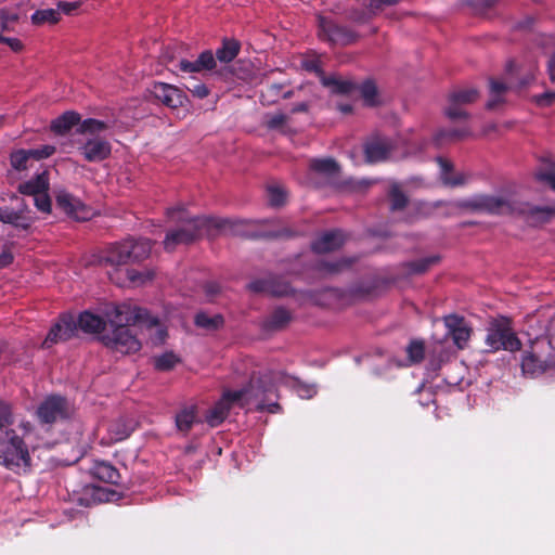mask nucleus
<instances>
[{
    "label": "nucleus",
    "mask_w": 555,
    "mask_h": 555,
    "mask_svg": "<svg viewBox=\"0 0 555 555\" xmlns=\"http://www.w3.org/2000/svg\"><path fill=\"white\" fill-rule=\"evenodd\" d=\"M444 325L454 345L459 349H464L472 335V327L466 320L457 314H450L444 317Z\"/></svg>",
    "instance_id": "a211bd4d"
},
{
    "label": "nucleus",
    "mask_w": 555,
    "mask_h": 555,
    "mask_svg": "<svg viewBox=\"0 0 555 555\" xmlns=\"http://www.w3.org/2000/svg\"><path fill=\"white\" fill-rule=\"evenodd\" d=\"M133 429L131 422L124 418L116 420L108 426L109 439L115 442L125 440L132 434Z\"/></svg>",
    "instance_id": "f704fd0d"
},
{
    "label": "nucleus",
    "mask_w": 555,
    "mask_h": 555,
    "mask_svg": "<svg viewBox=\"0 0 555 555\" xmlns=\"http://www.w3.org/2000/svg\"><path fill=\"white\" fill-rule=\"evenodd\" d=\"M211 221V235L218 230L225 231L227 233L241 236L244 238H266V240H280L291 238L295 236V232L289 228H282L279 230L256 231V224L268 223L269 220H244V219H225L210 217Z\"/></svg>",
    "instance_id": "20e7f679"
},
{
    "label": "nucleus",
    "mask_w": 555,
    "mask_h": 555,
    "mask_svg": "<svg viewBox=\"0 0 555 555\" xmlns=\"http://www.w3.org/2000/svg\"><path fill=\"white\" fill-rule=\"evenodd\" d=\"M34 204L36 208L43 212L50 214L52 209V202L48 194V191H42L40 194L34 197Z\"/></svg>",
    "instance_id": "3c124183"
},
{
    "label": "nucleus",
    "mask_w": 555,
    "mask_h": 555,
    "mask_svg": "<svg viewBox=\"0 0 555 555\" xmlns=\"http://www.w3.org/2000/svg\"><path fill=\"white\" fill-rule=\"evenodd\" d=\"M155 100L169 108H178L184 105L186 94L178 87L165 82H154L150 89Z\"/></svg>",
    "instance_id": "2eb2a0df"
},
{
    "label": "nucleus",
    "mask_w": 555,
    "mask_h": 555,
    "mask_svg": "<svg viewBox=\"0 0 555 555\" xmlns=\"http://www.w3.org/2000/svg\"><path fill=\"white\" fill-rule=\"evenodd\" d=\"M115 315L111 321L115 325L111 333L101 336L102 343L113 351L130 354L141 349V343L130 325L144 324L149 327L158 325V319L149 310L140 307L120 305L115 307Z\"/></svg>",
    "instance_id": "f257e3e1"
},
{
    "label": "nucleus",
    "mask_w": 555,
    "mask_h": 555,
    "mask_svg": "<svg viewBox=\"0 0 555 555\" xmlns=\"http://www.w3.org/2000/svg\"><path fill=\"white\" fill-rule=\"evenodd\" d=\"M476 13H483L493 8L500 0H465Z\"/></svg>",
    "instance_id": "4d7b16f0"
},
{
    "label": "nucleus",
    "mask_w": 555,
    "mask_h": 555,
    "mask_svg": "<svg viewBox=\"0 0 555 555\" xmlns=\"http://www.w3.org/2000/svg\"><path fill=\"white\" fill-rule=\"evenodd\" d=\"M356 258L343 257L337 260H320L315 264V269L324 274L334 275L341 273L352 267Z\"/></svg>",
    "instance_id": "7c9ffc66"
},
{
    "label": "nucleus",
    "mask_w": 555,
    "mask_h": 555,
    "mask_svg": "<svg viewBox=\"0 0 555 555\" xmlns=\"http://www.w3.org/2000/svg\"><path fill=\"white\" fill-rule=\"evenodd\" d=\"M80 119L81 116L79 113L75 111H66L51 121L50 129L57 135H65L73 129V127H79Z\"/></svg>",
    "instance_id": "393cba45"
},
{
    "label": "nucleus",
    "mask_w": 555,
    "mask_h": 555,
    "mask_svg": "<svg viewBox=\"0 0 555 555\" xmlns=\"http://www.w3.org/2000/svg\"><path fill=\"white\" fill-rule=\"evenodd\" d=\"M287 121V116L284 114H274L270 116L266 122L269 129H279Z\"/></svg>",
    "instance_id": "774afa93"
},
{
    "label": "nucleus",
    "mask_w": 555,
    "mask_h": 555,
    "mask_svg": "<svg viewBox=\"0 0 555 555\" xmlns=\"http://www.w3.org/2000/svg\"><path fill=\"white\" fill-rule=\"evenodd\" d=\"M401 0H369V9L373 12L383 11L386 7L397 5Z\"/></svg>",
    "instance_id": "69168bd1"
},
{
    "label": "nucleus",
    "mask_w": 555,
    "mask_h": 555,
    "mask_svg": "<svg viewBox=\"0 0 555 555\" xmlns=\"http://www.w3.org/2000/svg\"><path fill=\"white\" fill-rule=\"evenodd\" d=\"M186 89L198 99H204L209 94L207 86L201 82H193L191 86H186Z\"/></svg>",
    "instance_id": "338daca9"
},
{
    "label": "nucleus",
    "mask_w": 555,
    "mask_h": 555,
    "mask_svg": "<svg viewBox=\"0 0 555 555\" xmlns=\"http://www.w3.org/2000/svg\"><path fill=\"white\" fill-rule=\"evenodd\" d=\"M100 264L118 267L131 262L127 240L109 245L100 256Z\"/></svg>",
    "instance_id": "412c9836"
},
{
    "label": "nucleus",
    "mask_w": 555,
    "mask_h": 555,
    "mask_svg": "<svg viewBox=\"0 0 555 555\" xmlns=\"http://www.w3.org/2000/svg\"><path fill=\"white\" fill-rule=\"evenodd\" d=\"M408 359L411 363H421L425 357V344L421 339H413L406 347Z\"/></svg>",
    "instance_id": "a18cd8bd"
},
{
    "label": "nucleus",
    "mask_w": 555,
    "mask_h": 555,
    "mask_svg": "<svg viewBox=\"0 0 555 555\" xmlns=\"http://www.w3.org/2000/svg\"><path fill=\"white\" fill-rule=\"evenodd\" d=\"M270 280L268 278L256 279L247 284V289L255 294H264L268 295V286Z\"/></svg>",
    "instance_id": "13d9d810"
},
{
    "label": "nucleus",
    "mask_w": 555,
    "mask_h": 555,
    "mask_svg": "<svg viewBox=\"0 0 555 555\" xmlns=\"http://www.w3.org/2000/svg\"><path fill=\"white\" fill-rule=\"evenodd\" d=\"M131 262L146 259L152 250V241L149 238H127Z\"/></svg>",
    "instance_id": "473e14b6"
},
{
    "label": "nucleus",
    "mask_w": 555,
    "mask_h": 555,
    "mask_svg": "<svg viewBox=\"0 0 555 555\" xmlns=\"http://www.w3.org/2000/svg\"><path fill=\"white\" fill-rule=\"evenodd\" d=\"M76 333L77 324L74 317L70 313H62L51 326L41 347L43 349H50L55 344L69 340Z\"/></svg>",
    "instance_id": "ddd939ff"
},
{
    "label": "nucleus",
    "mask_w": 555,
    "mask_h": 555,
    "mask_svg": "<svg viewBox=\"0 0 555 555\" xmlns=\"http://www.w3.org/2000/svg\"><path fill=\"white\" fill-rule=\"evenodd\" d=\"M77 330L80 328L85 333L99 334L105 330V320L90 311H83L76 321Z\"/></svg>",
    "instance_id": "cd10ccee"
},
{
    "label": "nucleus",
    "mask_w": 555,
    "mask_h": 555,
    "mask_svg": "<svg viewBox=\"0 0 555 555\" xmlns=\"http://www.w3.org/2000/svg\"><path fill=\"white\" fill-rule=\"evenodd\" d=\"M389 209L392 212L402 211L409 204V197L398 183H392L387 192Z\"/></svg>",
    "instance_id": "c9c22d12"
},
{
    "label": "nucleus",
    "mask_w": 555,
    "mask_h": 555,
    "mask_svg": "<svg viewBox=\"0 0 555 555\" xmlns=\"http://www.w3.org/2000/svg\"><path fill=\"white\" fill-rule=\"evenodd\" d=\"M178 67L183 73H201L203 70H206L204 67L201 66L198 57L193 62L188 60H180Z\"/></svg>",
    "instance_id": "052dcab7"
},
{
    "label": "nucleus",
    "mask_w": 555,
    "mask_h": 555,
    "mask_svg": "<svg viewBox=\"0 0 555 555\" xmlns=\"http://www.w3.org/2000/svg\"><path fill=\"white\" fill-rule=\"evenodd\" d=\"M318 36L322 41L341 47L352 44L360 38L350 27L337 24L333 18L323 15H318Z\"/></svg>",
    "instance_id": "6e6552de"
},
{
    "label": "nucleus",
    "mask_w": 555,
    "mask_h": 555,
    "mask_svg": "<svg viewBox=\"0 0 555 555\" xmlns=\"http://www.w3.org/2000/svg\"><path fill=\"white\" fill-rule=\"evenodd\" d=\"M30 20L36 26H42L44 24L54 25L60 22L61 13L56 9H41L35 11Z\"/></svg>",
    "instance_id": "4c0bfd02"
},
{
    "label": "nucleus",
    "mask_w": 555,
    "mask_h": 555,
    "mask_svg": "<svg viewBox=\"0 0 555 555\" xmlns=\"http://www.w3.org/2000/svg\"><path fill=\"white\" fill-rule=\"evenodd\" d=\"M535 177L539 181L546 182L555 190V162L550 164L545 169L537 172Z\"/></svg>",
    "instance_id": "6e6d98bb"
},
{
    "label": "nucleus",
    "mask_w": 555,
    "mask_h": 555,
    "mask_svg": "<svg viewBox=\"0 0 555 555\" xmlns=\"http://www.w3.org/2000/svg\"><path fill=\"white\" fill-rule=\"evenodd\" d=\"M531 101L539 107H550L555 103V91L547 90L543 93L534 94L531 96Z\"/></svg>",
    "instance_id": "8fccbe9b"
},
{
    "label": "nucleus",
    "mask_w": 555,
    "mask_h": 555,
    "mask_svg": "<svg viewBox=\"0 0 555 555\" xmlns=\"http://www.w3.org/2000/svg\"><path fill=\"white\" fill-rule=\"evenodd\" d=\"M30 158H33L30 150H18L11 154L10 162L14 169L25 170Z\"/></svg>",
    "instance_id": "09e8293b"
},
{
    "label": "nucleus",
    "mask_w": 555,
    "mask_h": 555,
    "mask_svg": "<svg viewBox=\"0 0 555 555\" xmlns=\"http://www.w3.org/2000/svg\"><path fill=\"white\" fill-rule=\"evenodd\" d=\"M216 59L210 50H205L198 55L201 66L206 70H211L216 67Z\"/></svg>",
    "instance_id": "680f3d73"
},
{
    "label": "nucleus",
    "mask_w": 555,
    "mask_h": 555,
    "mask_svg": "<svg viewBox=\"0 0 555 555\" xmlns=\"http://www.w3.org/2000/svg\"><path fill=\"white\" fill-rule=\"evenodd\" d=\"M79 152L89 163H100L107 159L112 154L111 143L100 137L87 140L80 147Z\"/></svg>",
    "instance_id": "6ab92c4d"
},
{
    "label": "nucleus",
    "mask_w": 555,
    "mask_h": 555,
    "mask_svg": "<svg viewBox=\"0 0 555 555\" xmlns=\"http://www.w3.org/2000/svg\"><path fill=\"white\" fill-rule=\"evenodd\" d=\"M196 421V409L195 406H189L182 409L176 415V426L179 431L189 433Z\"/></svg>",
    "instance_id": "58836bf2"
},
{
    "label": "nucleus",
    "mask_w": 555,
    "mask_h": 555,
    "mask_svg": "<svg viewBox=\"0 0 555 555\" xmlns=\"http://www.w3.org/2000/svg\"><path fill=\"white\" fill-rule=\"evenodd\" d=\"M55 202L66 215L78 220H86L89 216L88 207L79 198L64 190L56 193Z\"/></svg>",
    "instance_id": "aec40b11"
},
{
    "label": "nucleus",
    "mask_w": 555,
    "mask_h": 555,
    "mask_svg": "<svg viewBox=\"0 0 555 555\" xmlns=\"http://www.w3.org/2000/svg\"><path fill=\"white\" fill-rule=\"evenodd\" d=\"M479 98L476 88H457L448 95V105L444 108L446 116L451 119H467L469 114L463 108L465 105L475 103Z\"/></svg>",
    "instance_id": "f8f14e48"
},
{
    "label": "nucleus",
    "mask_w": 555,
    "mask_h": 555,
    "mask_svg": "<svg viewBox=\"0 0 555 555\" xmlns=\"http://www.w3.org/2000/svg\"><path fill=\"white\" fill-rule=\"evenodd\" d=\"M154 272L152 270H137V269H126V278L131 285L140 286L145 284L149 281H152L154 278Z\"/></svg>",
    "instance_id": "c03bdc74"
},
{
    "label": "nucleus",
    "mask_w": 555,
    "mask_h": 555,
    "mask_svg": "<svg viewBox=\"0 0 555 555\" xmlns=\"http://www.w3.org/2000/svg\"><path fill=\"white\" fill-rule=\"evenodd\" d=\"M194 324L207 331H217L224 325V318L221 314L209 315L198 312L194 317Z\"/></svg>",
    "instance_id": "e433bc0d"
},
{
    "label": "nucleus",
    "mask_w": 555,
    "mask_h": 555,
    "mask_svg": "<svg viewBox=\"0 0 555 555\" xmlns=\"http://www.w3.org/2000/svg\"><path fill=\"white\" fill-rule=\"evenodd\" d=\"M108 129V125L105 121L95 119V118H87L85 120H80L79 127H77L76 132L78 134H98Z\"/></svg>",
    "instance_id": "79ce46f5"
},
{
    "label": "nucleus",
    "mask_w": 555,
    "mask_h": 555,
    "mask_svg": "<svg viewBox=\"0 0 555 555\" xmlns=\"http://www.w3.org/2000/svg\"><path fill=\"white\" fill-rule=\"evenodd\" d=\"M514 202L503 196L488 194H478L470 198L462 199L457 206L460 208L488 215H512Z\"/></svg>",
    "instance_id": "0eeeda50"
},
{
    "label": "nucleus",
    "mask_w": 555,
    "mask_h": 555,
    "mask_svg": "<svg viewBox=\"0 0 555 555\" xmlns=\"http://www.w3.org/2000/svg\"><path fill=\"white\" fill-rule=\"evenodd\" d=\"M241 50V43L233 38H223L221 47L216 50V57L222 63H230L233 61Z\"/></svg>",
    "instance_id": "72a5a7b5"
},
{
    "label": "nucleus",
    "mask_w": 555,
    "mask_h": 555,
    "mask_svg": "<svg viewBox=\"0 0 555 555\" xmlns=\"http://www.w3.org/2000/svg\"><path fill=\"white\" fill-rule=\"evenodd\" d=\"M167 217L179 227L167 232L164 240L166 251H173L178 245L191 244L204 234L211 236L210 217H191L183 207H171L166 211Z\"/></svg>",
    "instance_id": "f03ea898"
},
{
    "label": "nucleus",
    "mask_w": 555,
    "mask_h": 555,
    "mask_svg": "<svg viewBox=\"0 0 555 555\" xmlns=\"http://www.w3.org/2000/svg\"><path fill=\"white\" fill-rule=\"evenodd\" d=\"M13 413L11 405L0 400V429L13 424Z\"/></svg>",
    "instance_id": "5fc2aeb1"
},
{
    "label": "nucleus",
    "mask_w": 555,
    "mask_h": 555,
    "mask_svg": "<svg viewBox=\"0 0 555 555\" xmlns=\"http://www.w3.org/2000/svg\"><path fill=\"white\" fill-rule=\"evenodd\" d=\"M30 151L33 154V159L41 160L53 155L56 149L53 145H42L41 147L31 149Z\"/></svg>",
    "instance_id": "e2e57ef3"
},
{
    "label": "nucleus",
    "mask_w": 555,
    "mask_h": 555,
    "mask_svg": "<svg viewBox=\"0 0 555 555\" xmlns=\"http://www.w3.org/2000/svg\"><path fill=\"white\" fill-rule=\"evenodd\" d=\"M309 168L326 178H335L340 171L339 164L334 158H313L309 163Z\"/></svg>",
    "instance_id": "2f4dec72"
},
{
    "label": "nucleus",
    "mask_w": 555,
    "mask_h": 555,
    "mask_svg": "<svg viewBox=\"0 0 555 555\" xmlns=\"http://www.w3.org/2000/svg\"><path fill=\"white\" fill-rule=\"evenodd\" d=\"M287 193L280 185L268 186V201L272 207H281L286 203Z\"/></svg>",
    "instance_id": "de8ad7c7"
},
{
    "label": "nucleus",
    "mask_w": 555,
    "mask_h": 555,
    "mask_svg": "<svg viewBox=\"0 0 555 555\" xmlns=\"http://www.w3.org/2000/svg\"><path fill=\"white\" fill-rule=\"evenodd\" d=\"M320 82L323 87L330 89L332 93L338 95H348L357 90V85L353 81L343 79L337 75L322 76Z\"/></svg>",
    "instance_id": "c85d7f7f"
},
{
    "label": "nucleus",
    "mask_w": 555,
    "mask_h": 555,
    "mask_svg": "<svg viewBox=\"0 0 555 555\" xmlns=\"http://www.w3.org/2000/svg\"><path fill=\"white\" fill-rule=\"evenodd\" d=\"M268 295L272 297H283L291 293V286L287 282L278 276H269Z\"/></svg>",
    "instance_id": "49530a36"
},
{
    "label": "nucleus",
    "mask_w": 555,
    "mask_h": 555,
    "mask_svg": "<svg viewBox=\"0 0 555 555\" xmlns=\"http://www.w3.org/2000/svg\"><path fill=\"white\" fill-rule=\"evenodd\" d=\"M470 135L472 131L467 126L461 128H442L435 133L434 143L438 147H441L446 144L464 140Z\"/></svg>",
    "instance_id": "a878e982"
},
{
    "label": "nucleus",
    "mask_w": 555,
    "mask_h": 555,
    "mask_svg": "<svg viewBox=\"0 0 555 555\" xmlns=\"http://www.w3.org/2000/svg\"><path fill=\"white\" fill-rule=\"evenodd\" d=\"M396 145L390 138L374 135L364 143L366 163L376 164L389 158Z\"/></svg>",
    "instance_id": "dca6fc26"
},
{
    "label": "nucleus",
    "mask_w": 555,
    "mask_h": 555,
    "mask_svg": "<svg viewBox=\"0 0 555 555\" xmlns=\"http://www.w3.org/2000/svg\"><path fill=\"white\" fill-rule=\"evenodd\" d=\"M293 321V313L284 308H274L262 321L260 327L266 333H275L285 330Z\"/></svg>",
    "instance_id": "4be33fe9"
},
{
    "label": "nucleus",
    "mask_w": 555,
    "mask_h": 555,
    "mask_svg": "<svg viewBox=\"0 0 555 555\" xmlns=\"http://www.w3.org/2000/svg\"><path fill=\"white\" fill-rule=\"evenodd\" d=\"M36 415L41 425H52L68 420L72 415V408L65 397L51 395L38 405Z\"/></svg>",
    "instance_id": "1a4fd4ad"
},
{
    "label": "nucleus",
    "mask_w": 555,
    "mask_h": 555,
    "mask_svg": "<svg viewBox=\"0 0 555 555\" xmlns=\"http://www.w3.org/2000/svg\"><path fill=\"white\" fill-rule=\"evenodd\" d=\"M154 367L159 372L171 371L179 362L180 358L172 351H166L160 356L153 358Z\"/></svg>",
    "instance_id": "a19ab883"
},
{
    "label": "nucleus",
    "mask_w": 555,
    "mask_h": 555,
    "mask_svg": "<svg viewBox=\"0 0 555 555\" xmlns=\"http://www.w3.org/2000/svg\"><path fill=\"white\" fill-rule=\"evenodd\" d=\"M440 261L437 255L416 259L406 263V269L412 274H423Z\"/></svg>",
    "instance_id": "ea45409f"
},
{
    "label": "nucleus",
    "mask_w": 555,
    "mask_h": 555,
    "mask_svg": "<svg viewBox=\"0 0 555 555\" xmlns=\"http://www.w3.org/2000/svg\"><path fill=\"white\" fill-rule=\"evenodd\" d=\"M357 89H359L367 106H375L377 104V87L372 79L363 81L359 87L357 86Z\"/></svg>",
    "instance_id": "37998d69"
},
{
    "label": "nucleus",
    "mask_w": 555,
    "mask_h": 555,
    "mask_svg": "<svg viewBox=\"0 0 555 555\" xmlns=\"http://www.w3.org/2000/svg\"><path fill=\"white\" fill-rule=\"evenodd\" d=\"M487 332L485 344L488 351H517L521 347L519 338L513 332L511 320L506 317L491 319Z\"/></svg>",
    "instance_id": "423d86ee"
},
{
    "label": "nucleus",
    "mask_w": 555,
    "mask_h": 555,
    "mask_svg": "<svg viewBox=\"0 0 555 555\" xmlns=\"http://www.w3.org/2000/svg\"><path fill=\"white\" fill-rule=\"evenodd\" d=\"M550 366L548 362L533 351H526L521 361L524 374L535 376L542 374Z\"/></svg>",
    "instance_id": "c756f323"
},
{
    "label": "nucleus",
    "mask_w": 555,
    "mask_h": 555,
    "mask_svg": "<svg viewBox=\"0 0 555 555\" xmlns=\"http://www.w3.org/2000/svg\"><path fill=\"white\" fill-rule=\"evenodd\" d=\"M0 465L18 475L30 472L28 447L14 429H8L0 435Z\"/></svg>",
    "instance_id": "39448f33"
},
{
    "label": "nucleus",
    "mask_w": 555,
    "mask_h": 555,
    "mask_svg": "<svg viewBox=\"0 0 555 555\" xmlns=\"http://www.w3.org/2000/svg\"><path fill=\"white\" fill-rule=\"evenodd\" d=\"M81 5L80 1L65 2L59 1L56 4V10L65 15H73Z\"/></svg>",
    "instance_id": "0e129e2a"
},
{
    "label": "nucleus",
    "mask_w": 555,
    "mask_h": 555,
    "mask_svg": "<svg viewBox=\"0 0 555 555\" xmlns=\"http://www.w3.org/2000/svg\"><path fill=\"white\" fill-rule=\"evenodd\" d=\"M242 393L223 390L220 399L206 412L205 420L210 427L221 425L234 408L242 409Z\"/></svg>",
    "instance_id": "9b49d317"
},
{
    "label": "nucleus",
    "mask_w": 555,
    "mask_h": 555,
    "mask_svg": "<svg viewBox=\"0 0 555 555\" xmlns=\"http://www.w3.org/2000/svg\"><path fill=\"white\" fill-rule=\"evenodd\" d=\"M115 492L95 485H86L74 494L73 501L83 507H92L108 502Z\"/></svg>",
    "instance_id": "f3484780"
},
{
    "label": "nucleus",
    "mask_w": 555,
    "mask_h": 555,
    "mask_svg": "<svg viewBox=\"0 0 555 555\" xmlns=\"http://www.w3.org/2000/svg\"><path fill=\"white\" fill-rule=\"evenodd\" d=\"M18 18L20 15L15 11L0 10L1 29L3 31L11 30V24L17 23Z\"/></svg>",
    "instance_id": "864d4df0"
},
{
    "label": "nucleus",
    "mask_w": 555,
    "mask_h": 555,
    "mask_svg": "<svg viewBox=\"0 0 555 555\" xmlns=\"http://www.w3.org/2000/svg\"><path fill=\"white\" fill-rule=\"evenodd\" d=\"M49 175L47 171L37 173L34 178L28 181L22 182L17 186V191L22 195L37 196L42 191H49Z\"/></svg>",
    "instance_id": "b1692460"
},
{
    "label": "nucleus",
    "mask_w": 555,
    "mask_h": 555,
    "mask_svg": "<svg viewBox=\"0 0 555 555\" xmlns=\"http://www.w3.org/2000/svg\"><path fill=\"white\" fill-rule=\"evenodd\" d=\"M234 391L243 395L242 409L255 404L258 411L276 413L281 410L280 404L275 401L278 398L276 386L269 375L253 373L249 383Z\"/></svg>",
    "instance_id": "7ed1b4c3"
},
{
    "label": "nucleus",
    "mask_w": 555,
    "mask_h": 555,
    "mask_svg": "<svg viewBox=\"0 0 555 555\" xmlns=\"http://www.w3.org/2000/svg\"><path fill=\"white\" fill-rule=\"evenodd\" d=\"M9 198L12 202H17V206L16 208L0 206V221L18 230L28 231L35 223L36 217L31 215V210L24 198L15 193H11Z\"/></svg>",
    "instance_id": "9d476101"
},
{
    "label": "nucleus",
    "mask_w": 555,
    "mask_h": 555,
    "mask_svg": "<svg viewBox=\"0 0 555 555\" xmlns=\"http://www.w3.org/2000/svg\"><path fill=\"white\" fill-rule=\"evenodd\" d=\"M344 233L340 230H333L323 233L311 243V249L317 254L334 251L343 246Z\"/></svg>",
    "instance_id": "5701e85b"
},
{
    "label": "nucleus",
    "mask_w": 555,
    "mask_h": 555,
    "mask_svg": "<svg viewBox=\"0 0 555 555\" xmlns=\"http://www.w3.org/2000/svg\"><path fill=\"white\" fill-rule=\"evenodd\" d=\"M302 67L310 73H314L319 76L320 81L322 80V76H325L324 70L322 69L321 61L318 57L307 59L302 62Z\"/></svg>",
    "instance_id": "bf43d9fd"
},
{
    "label": "nucleus",
    "mask_w": 555,
    "mask_h": 555,
    "mask_svg": "<svg viewBox=\"0 0 555 555\" xmlns=\"http://www.w3.org/2000/svg\"><path fill=\"white\" fill-rule=\"evenodd\" d=\"M91 474L94 478L112 485H118L120 482V474L118 469L113 466L109 462L96 461L91 467Z\"/></svg>",
    "instance_id": "bb28decb"
},
{
    "label": "nucleus",
    "mask_w": 555,
    "mask_h": 555,
    "mask_svg": "<svg viewBox=\"0 0 555 555\" xmlns=\"http://www.w3.org/2000/svg\"><path fill=\"white\" fill-rule=\"evenodd\" d=\"M512 215L522 218L531 227H538L555 217V206H533L529 203L514 202Z\"/></svg>",
    "instance_id": "4468645a"
},
{
    "label": "nucleus",
    "mask_w": 555,
    "mask_h": 555,
    "mask_svg": "<svg viewBox=\"0 0 555 555\" xmlns=\"http://www.w3.org/2000/svg\"><path fill=\"white\" fill-rule=\"evenodd\" d=\"M469 180H470V175L465 173V172H456V173H451L450 176L446 175L443 177V183L449 186H452V188L462 186V185L466 184Z\"/></svg>",
    "instance_id": "603ef678"
}]
</instances>
